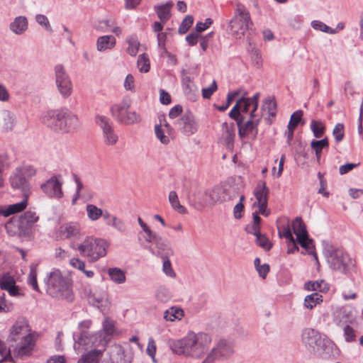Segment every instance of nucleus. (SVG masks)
Segmentation results:
<instances>
[{
	"label": "nucleus",
	"mask_w": 363,
	"mask_h": 363,
	"mask_svg": "<svg viewBox=\"0 0 363 363\" xmlns=\"http://www.w3.org/2000/svg\"><path fill=\"white\" fill-rule=\"evenodd\" d=\"M10 183L13 189H20L24 196L28 197L30 193L29 184L18 169L11 175Z\"/></svg>",
	"instance_id": "nucleus-20"
},
{
	"label": "nucleus",
	"mask_w": 363,
	"mask_h": 363,
	"mask_svg": "<svg viewBox=\"0 0 363 363\" xmlns=\"http://www.w3.org/2000/svg\"><path fill=\"white\" fill-rule=\"evenodd\" d=\"M329 146V142L328 138H325L320 140H312L311 143V147L313 149V150L315 152V157L317 159V161L319 162L320 157H321V152L323 149L325 147H328Z\"/></svg>",
	"instance_id": "nucleus-33"
},
{
	"label": "nucleus",
	"mask_w": 363,
	"mask_h": 363,
	"mask_svg": "<svg viewBox=\"0 0 363 363\" xmlns=\"http://www.w3.org/2000/svg\"><path fill=\"white\" fill-rule=\"evenodd\" d=\"M81 227L78 223H67L61 225L56 232V237L61 240L77 239L81 236Z\"/></svg>",
	"instance_id": "nucleus-16"
},
{
	"label": "nucleus",
	"mask_w": 363,
	"mask_h": 363,
	"mask_svg": "<svg viewBox=\"0 0 363 363\" xmlns=\"http://www.w3.org/2000/svg\"><path fill=\"white\" fill-rule=\"evenodd\" d=\"M243 118H242L240 121H238V125L239 129V136L241 138H245L246 135L252 133L255 130V134L257 133V126L258 125L260 118L257 119H254L250 118V120L246 121L244 124H242Z\"/></svg>",
	"instance_id": "nucleus-21"
},
{
	"label": "nucleus",
	"mask_w": 363,
	"mask_h": 363,
	"mask_svg": "<svg viewBox=\"0 0 363 363\" xmlns=\"http://www.w3.org/2000/svg\"><path fill=\"white\" fill-rule=\"evenodd\" d=\"M28 284L30 285L35 291H40L37 282V270L35 267H31L28 277Z\"/></svg>",
	"instance_id": "nucleus-55"
},
{
	"label": "nucleus",
	"mask_w": 363,
	"mask_h": 363,
	"mask_svg": "<svg viewBox=\"0 0 363 363\" xmlns=\"http://www.w3.org/2000/svg\"><path fill=\"white\" fill-rule=\"evenodd\" d=\"M111 219V225L119 232H124L126 230L125 223L120 218L116 217H110Z\"/></svg>",
	"instance_id": "nucleus-60"
},
{
	"label": "nucleus",
	"mask_w": 363,
	"mask_h": 363,
	"mask_svg": "<svg viewBox=\"0 0 363 363\" xmlns=\"http://www.w3.org/2000/svg\"><path fill=\"white\" fill-rule=\"evenodd\" d=\"M108 243L106 240L92 236L86 237L76 250L89 262H94L106 256Z\"/></svg>",
	"instance_id": "nucleus-4"
},
{
	"label": "nucleus",
	"mask_w": 363,
	"mask_h": 363,
	"mask_svg": "<svg viewBox=\"0 0 363 363\" xmlns=\"http://www.w3.org/2000/svg\"><path fill=\"white\" fill-rule=\"evenodd\" d=\"M183 313L181 308L172 307L164 312V318L169 321H174L176 319L180 320L184 315Z\"/></svg>",
	"instance_id": "nucleus-41"
},
{
	"label": "nucleus",
	"mask_w": 363,
	"mask_h": 363,
	"mask_svg": "<svg viewBox=\"0 0 363 363\" xmlns=\"http://www.w3.org/2000/svg\"><path fill=\"white\" fill-rule=\"evenodd\" d=\"M302 342L311 353L318 354L321 350L323 340L318 332L306 328L302 333Z\"/></svg>",
	"instance_id": "nucleus-14"
},
{
	"label": "nucleus",
	"mask_w": 363,
	"mask_h": 363,
	"mask_svg": "<svg viewBox=\"0 0 363 363\" xmlns=\"http://www.w3.org/2000/svg\"><path fill=\"white\" fill-rule=\"evenodd\" d=\"M168 200L172 208L177 211L178 213H185L186 212V208L180 204L178 195L176 191H171L169 193Z\"/></svg>",
	"instance_id": "nucleus-38"
},
{
	"label": "nucleus",
	"mask_w": 363,
	"mask_h": 363,
	"mask_svg": "<svg viewBox=\"0 0 363 363\" xmlns=\"http://www.w3.org/2000/svg\"><path fill=\"white\" fill-rule=\"evenodd\" d=\"M260 222L261 218L258 216L257 213H253V224L252 226H247L246 230L248 233L256 234L260 231Z\"/></svg>",
	"instance_id": "nucleus-54"
},
{
	"label": "nucleus",
	"mask_w": 363,
	"mask_h": 363,
	"mask_svg": "<svg viewBox=\"0 0 363 363\" xmlns=\"http://www.w3.org/2000/svg\"><path fill=\"white\" fill-rule=\"evenodd\" d=\"M41 120L47 127L61 133H73L80 125L78 116L65 108L47 111Z\"/></svg>",
	"instance_id": "nucleus-2"
},
{
	"label": "nucleus",
	"mask_w": 363,
	"mask_h": 363,
	"mask_svg": "<svg viewBox=\"0 0 363 363\" xmlns=\"http://www.w3.org/2000/svg\"><path fill=\"white\" fill-rule=\"evenodd\" d=\"M130 101L123 99L118 104H113L110 109L112 116L122 124L130 125L141 121V116L136 111H130Z\"/></svg>",
	"instance_id": "nucleus-6"
},
{
	"label": "nucleus",
	"mask_w": 363,
	"mask_h": 363,
	"mask_svg": "<svg viewBox=\"0 0 363 363\" xmlns=\"http://www.w3.org/2000/svg\"><path fill=\"white\" fill-rule=\"evenodd\" d=\"M276 108V102L273 99L271 98L266 99L262 106V111L263 112V115L264 114L265 112H267L269 116L274 117L275 116Z\"/></svg>",
	"instance_id": "nucleus-42"
},
{
	"label": "nucleus",
	"mask_w": 363,
	"mask_h": 363,
	"mask_svg": "<svg viewBox=\"0 0 363 363\" xmlns=\"http://www.w3.org/2000/svg\"><path fill=\"white\" fill-rule=\"evenodd\" d=\"M33 343L32 341V337H30V340H28L27 342H25L24 344L21 345V346H16L13 347V352L16 356L23 357L30 354L33 350Z\"/></svg>",
	"instance_id": "nucleus-34"
},
{
	"label": "nucleus",
	"mask_w": 363,
	"mask_h": 363,
	"mask_svg": "<svg viewBox=\"0 0 363 363\" xmlns=\"http://www.w3.org/2000/svg\"><path fill=\"white\" fill-rule=\"evenodd\" d=\"M325 256L330 267L336 271L346 272L354 265V261L342 249H328Z\"/></svg>",
	"instance_id": "nucleus-9"
},
{
	"label": "nucleus",
	"mask_w": 363,
	"mask_h": 363,
	"mask_svg": "<svg viewBox=\"0 0 363 363\" xmlns=\"http://www.w3.org/2000/svg\"><path fill=\"white\" fill-rule=\"evenodd\" d=\"M63 181L61 175H52L40 184V189L49 198L60 199L63 197Z\"/></svg>",
	"instance_id": "nucleus-12"
},
{
	"label": "nucleus",
	"mask_w": 363,
	"mask_h": 363,
	"mask_svg": "<svg viewBox=\"0 0 363 363\" xmlns=\"http://www.w3.org/2000/svg\"><path fill=\"white\" fill-rule=\"evenodd\" d=\"M107 358H105L101 363H130L126 357L123 347L120 345H113L108 349Z\"/></svg>",
	"instance_id": "nucleus-17"
},
{
	"label": "nucleus",
	"mask_w": 363,
	"mask_h": 363,
	"mask_svg": "<svg viewBox=\"0 0 363 363\" xmlns=\"http://www.w3.org/2000/svg\"><path fill=\"white\" fill-rule=\"evenodd\" d=\"M296 240L302 247L308 250L309 254H315L313 240L308 238V235H306V237H301Z\"/></svg>",
	"instance_id": "nucleus-51"
},
{
	"label": "nucleus",
	"mask_w": 363,
	"mask_h": 363,
	"mask_svg": "<svg viewBox=\"0 0 363 363\" xmlns=\"http://www.w3.org/2000/svg\"><path fill=\"white\" fill-rule=\"evenodd\" d=\"M55 257L60 261L65 260L69 258V253L68 251L59 247L55 250Z\"/></svg>",
	"instance_id": "nucleus-63"
},
{
	"label": "nucleus",
	"mask_w": 363,
	"mask_h": 363,
	"mask_svg": "<svg viewBox=\"0 0 363 363\" xmlns=\"http://www.w3.org/2000/svg\"><path fill=\"white\" fill-rule=\"evenodd\" d=\"M253 235L256 237L255 242L257 245L267 251L271 249L272 244L270 243L269 239L264 235H262L260 231H259V233Z\"/></svg>",
	"instance_id": "nucleus-50"
},
{
	"label": "nucleus",
	"mask_w": 363,
	"mask_h": 363,
	"mask_svg": "<svg viewBox=\"0 0 363 363\" xmlns=\"http://www.w3.org/2000/svg\"><path fill=\"white\" fill-rule=\"evenodd\" d=\"M279 237L285 238L287 242H289V245H292L295 249H298L289 225L284 226L281 230L279 229Z\"/></svg>",
	"instance_id": "nucleus-49"
},
{
	"label": "nucleus",
	"mask_w": 363,
	"mask_h": 363,
	"mask_svg": "<svg viewBox=\"0 0 363 363\" xmlns=\"http://www.w3.org/2000/svg\"><path fill=\"white\" fill-rule=\"evenodd\" d=\"M194 23V17L191 15L186 16L181 23L178 32L180 34L186 33Z\"/></svg>",
	"instance_id": "nucleus-53"
},
{
	"label": "nucleus",
	"mask_w": 363,
	"mask_h": 363,
	"mask_svg": "<svg viewBox=\"0 0 363 363\" xmlns=\"http://www.w3.org/2000/svg\"><path fill=\"white\" fill-rule=\"evenodd\" d=\"M47 293L51 296L70 301L72 299L71 281L65 277L59 269L49 273L45 279Z\"/></svg>",
	"instance_id": "nucleus-3"
},
{
	"label": "nucleus",
	"mask_w": 363,
	"mask_h": 363,
	"mask_svg": "<svg viewBox=\"0 0 363 363\" xmlns=\"http://www.w3.org/2000/svg\"><path fill=\"white\" fill-rule=\"evenodd\" d=\"M103 330L107 335H113L115 331L113 321L108 318H106L103 323Z\"/></svg>",
	"instance_id": "nucleus-61"
},
{
	"label": "nucleus",
	"mask_w": 363,
	"mask_h": 363,
	"mask_svg": "<svg viewBox=\"0 0 363 363\" xmlns=\"http://www.w3.org/2000/svg\"><path fill=\"white\" fill-rule=\"evenodd\" d=\"M27 19L25 17L18 16L11 23L10 28L13 33L21 34L27 29Z\"/></svg>",
	"instance_id": "nucleus-35"
},
{
	"label": "nucleus",
	"mask_w": 363,
	"mask_h": 363,
	"mask_svg": "<svg viewBox=\"0 0 363 363\" xmlns=\"http://www.w3.org/2000/svg\"><path fill=\"white\" fill-rule=\"evenodd\" d=\"M99 345H104V340L99 333L90 334L88 332L82 331L79 339L75 342L74 348L77 352L83 350H94Z\"/></svg>",
	"instance_id": "nucleus-11"
},
{
	"label": "nucleus",
	"mask_w": 363,
	"mask_h": 363,
	"mask_svg": "<svg viewBox=\"0 0 363 363\" xmlns=\"http://www.w3.org/2000/svg\"><path fill=\"white\" fill-rule=\"evenodd\" d=\"M27 206V197L21 202L10 205L4 208H0V215L8 217L12 214L21 212Z\"/></svg>",
	"instance_id": "nucleus-26"
},
{
	"label": "nucleus",
	"mask_w": 363,
	"mask_h": 363,
	"mask_svg": "<svg viewBox=\"0 0 363 363\" xmlns=\"http://www.w3.org/2000/svg\"><path fill=\"white\" fill-rule=\"evenodd\" d=\"M302 116H303L302 111H295L291 116L287 128L295 130V128L298 125V123L300 122V121L302 118Z\"/></svg>",
	"instance_id": "nucleus-56"
},
{
	"label": "nucleus",
	"mask_w": 363,
	"mask_h": 363,
	"mask_svg": "<svg viewBox=\"0 0 363 363\" xmlns=\"http://www.w3.org/2000/svg\"><path fill=\"white\" fill-rule=\"evenodd\" d=\"M259 98V94L256 93L252 97L250 98H241L239 99L235 104L238 105V109L240 113H247L250 111V108L252 106V108L250 111V118H255L256 115L255 112L258 107V100Z\"/></svg>",
	"instance_id": "nucleus-19"
},
{
	"label": "nucleus",
	"mask_w": 363,
	"mask_h": 363,
	"mask_svg": "<svg viewBox=\"0 0 363 363\" xmlns=\"http://www.w3.org/2000/svg\"><path fill=\"white\" fill-rule=\"evenodd\" d=\"M182 84L186 94L191 95L192 97L196 96L197 89L189 76L182 75Z\"/></svg>",
	"instance_id": "nucleus-37"
},
{
	"label": "nucleus",
	"mask_w": 363,
	"mask_h": 363,
	"mask_svg": "<svg viewBox=\"0 0 363 363\" xmlns=\"http://www.w3.org/2000/svg\"><path fill=\"white\" fill-rule=\"evenodd\" d=\"M250 25H252V22L248 10L244 5L238 3L235 15L229 23L230 33L240 39L245 35Z\"/></svg>",
	"instance_id": "nucleus-5"
},
{
	"label": "nucleus",
	"mask_w": 363,
	"mask_h": 363,
	"mask_svg": "<svg viewBox=\"0 0 363 363\" xmlns=\"http://www.w3.org/2000/svg\"><path fill=\"white\" fill-rule=\"evenodd\" d=\"M102 357V350L94 349L84 354L77 363H99Z\"/></svg>",
	"instance_id": "nucleus-29"
},
{
	"label": "nucleus",
	"mask_w": 363,
	"mask_h": 363,
	"mask_svg": "<svg viewBox=\"0 0 363 363\" xmlns=\"http://www.w3.org/2000/svg\"><path fill=\"white\" fill-rule=\"evenodd\" d=\"M95 122L101 131L103 143L106 146H115L119 139L113 121L107 116L97 115L95 117Z\"/></svg>",
	"instance_id": "nucleus-10"
},
{
	"label": "nucleus",
	"mask_w": 363,
	"mask_h": 363,
	"mask_svg": "<svg viewBox=\"0 0 363 363\" xmlns=\"http://www.w3.org/2000/svg\"><path fill=\"white\" fill-rule=\"evenodd\" d=\"M21 174L25 177H32L36 174V169L31 165H26L22 169H18Z\"/></svg>",
	"instance_id": "nucleus-64"
},
{
	"label": "nucleus",
	"mask_w": 363,
	"mask_h": 363,
	"mask_svg": "<svg viewBox=\"0 0 363 363\" xmlns=\"http://www.w3.org/2000/svg\"><path fill=\"white\" fill-rule=\"evenodd\" d=\"M269 192V189L266 186V183L264 182H259L254 190V195L257 200L255 205L262 203H267Z\"/></svg>",
	"instance_id": "nucleus-25"
},
{
	"label": "nucleus",
	"mask_w": 363,
	"mask_h": 363,
	"mask_svg": "<svg viewBox=\"0 0 363 363\" xmlns=\"http://www.w3.org/2000/svg\"><path fill=\"white\" fill-rule=\"evenodd\" d=\"M55 83L60 95L67 99L72 93V83L64 67L57 65L55 67Z\"/></svg>",
	"instance_id": "nucleus-13"
},
{
	"label": "nucleus",
	"mask_w": 363,
	"mask_h": 363,
	"mask_svg": "<svg viewBox=\"0 0 363 363\" xmlns=\"http://www.w3.org/2000/svg\"><path fill=\"white\" fill-rule=\"evenodd\" d=\"M179 130L186 135L195 133L198 130V124L191 114H185L176 122Z\"/></svg>",
	"instance_id": "nucleus-18"
},
{
	"label": "nucleus",
	"mask_w": 363,
	"mask_h": 363,
	"mask_svg": "<svg viewBox=\"0 0 363 363\" xmlns=\"http://www.w3.org/2000/svg\"><path fill=\"white\" fill-rule=\"evenodd\" d=\"M212 343V336L204 332L189 331L181 339H170L167 344L175 354L200 359L206 357Z\"/></svg>",
	"instance_id": "nucleus-1"
},
{
	"label": "nucleus",
	"mask_w": 363,
	"mask_h": 363,
	"mask_svg": "<svg viewBox=\"0 0 363 363\" xmlns=\"http://www.w3.org/2000/svg\"><path fill=\"white\" fill-rule=\"evenodd\" d=\"M222 138L228 146L233 144L235 138V125L234 123H223L222 124Z\"/></svg>",
	"instance_id": "nucleus-27"
},
{
	"label": "nucleus",
	"mask_w": 363,
	"mask_h": 363,
	"mask_svg": "<svg viewBox=\"0 0 363 363\" xmlns=\"http://www.w3.org/2000/svg\"><path fill=\"white\" fill-rule=\"evenodd\" d=\"M155 132L157 138L164 145H167L170 142V139L168 135H165L164 130L162 128L161 124L156 125L155 127Z\"/></svg>",
	"instance_id": "nucleus-52"
},
{
	"label": "nucleus",
	"mask_w": 363,
	"mask_h": 363,
	"mask_svg": "<svg viewBox=\"0 0 363 363\" xmlns=\"http://www.w3.org/2000/svg\"><path fill=\"white\" fill-rule=\"evenodd\" d=\"M187 197L198 209L213 205L218 200L214 189H201L196 186H190L188 189Z\"/></svg>",
	"instance_id": "nucleus-8"
},
{
	"label": "nucleus",
	"mask_w": 363,
	"mask_h": 363,
	"mask_svg": "<svg viewBox=\"0 0 363 363\" xmlns=\"http://www.w3.org/2000/svg\"><path fill=\"white\" fill-rule=\"evenodd\" d=\"M108 274L111 279L116 284H123L125 281V274L119 268H109L108 269Z\"/></svg>",
	"instance_id": "nucleus-40"
},
{
	"label": "nucleus",
	"mask_w": 363,
	"mask_h": 363,
	"mask_svg": "<svg viewBox=\"0 0 363 363\" xmlns=\"http://www.w3.org/2000/svg\"><path fill=\"white\" fill-rule=\"evenodd\" d=\"M28 324L24 318L18 319L10 330V334L8 337L9 342H16L23 339L24 342L30 340V336L28 335Z\"/></svg>",
	"instance_id": "nucleus-15"
},
{
	"label": "nucleus",
	"mask_w": 363,
	"mask_h": 363,
	"mask_svg": "<svg viewBox=\"0 0 363 363\" xmlns=\"http://www.w3.org/2000/svg\"><path fill=\"white\" fill-rule=\"evenodd\" d=\"M16 123L15 117L11 113L6 111L3 114L2 128L8 131L13 129Z\"/></svg>",
	"instance_id": "nucleus-46"
},
{
	"label": "nucleus",
	"mask_w": 363,
	"mask_h": 363,
	"mask_svg": "<svg viewBox=\"0 0 363 363\" xmlns=\"http://www.w3.org/2000/svg\"><path fill=\"white\" fill-rule=\"evenodd\" d=\"M217 89L218 86L216 82L213 80L210 86L207 88H203L202 89L203 97L204 99H209L212 96V94L217 90Z\"/></svg>",
	"instance_id": "nucleus-62"
},
{
	"label": "nucleus",
	"mask_w": 363,
	"mask_h": 363,
	"mask_svg": "<svg viewBox=\"0 0 363 363\" xmlns=\"http://www.w3.org/2000/svg\"><path fill=\"white\" fill-rule=\"evenodd\" d=\"M333 135L335 137L336 143H340L343 140L345 135L343 123H340L335 125L333 130Z\"/></svg>",
	"instance_id": "nucleus-57"
},
{
	"label": "nucleus",
	"mask_w": 363,
	"mask_h": 363,
	"mask_svg": "<svg viewBox=\"0 0 363 363\" xmlns=\"http://www.w3.org/2000/svg\"><path fill=\"white\" fill-rule=\"evenodd\" d=\"M38 216L35 212L27 211L18 219V226L22 230H27L33 226V225L38 220Z\"/></svg>",
	"instance_id": "nucleus-22"
},
{
	"label": "nucleus",
	"mask_w": 363,
	"mask_h": 363,
	"mask_svg": "<svg viewBox=\"0 0 363 363\" xmlns=\"http://www.w3.org/2000/svg\"><path fill=\"white\" fill-rule=\"evenodd\" d=\"M172 6V2L169 1L164 4L155 6V10L162 22H166L170 18V9Z\"/></svg>",
	"instance_id": "nucleus-31"
},
{
	"label": "nucleus",
	"mask_w": 363,
	"mask_h": 363,
	"mask_svg": "<svg viewBox=\"0 0 363 363\" xmlns=\"http://www.w3.org/2000/svg\"><path fill=\"white\" fill-rule=\"evenodd\" d=\"M311 27L316 30H320L321 32L329 33V34H335L336 30H333V28L329 27L324 23L320 21L314 20L311 22Z\"/></svg>",
	"instance_id": "nucleus-47"
},
{
	"label": "nucleus",
	"mask_w": 363,
	"mask_h": 363,
	"mask_svg": "<svg viewBox=\"0 0 363 363\" xmlns=\"http://www.w3.org/2000/svg\"><path fill=\"white\" fill-rule=\"evenodd\" d=\"M137 67L140 72L146 73L149 72L150 69V60L145 53L138 56L137 60Z\"/></svg>",
	"instance_id": "nucleus-44"
},
{
	"label": "nucleus",
	"mask_w": 363,
	"mask_h": 363,
	"mask_svg": "<svg viewBox=\"0 0 363 363\" xmlns=\"http://www.w3.org/2000/svg\"><path fill=\"white\" fill-rule=\"evenodd\" d=\"M306 291H318L320 292L327 291L329 289L328 284L323 279L315 281H308L304 284Z\"/></svg>",
	"instance_id": "nucleus-32"
},
{
	"label": "nucleus",
	"mask_w": 363,
	"mask_h": 363,
	"mask_svg": "<svg viewBox=\"0 0 363 363\" xmlns=\"http://www.w3.org/2000/svg\"><path fill=\"white\" fill-rule=\"evenodd\" d=\"M156 297L158 301L165 303L171 298L172 296L168 289L160 288L157 291Z\"/></svg>",
	"instance_id": "nucleus-58"
},
{
	"label": "nucleus",
	"mask_w": 363,
	"mask_h": 363,
	"mask_svg": "<svg viewBox=\"0 0 363 363\" xmlns=\"http://www.w3.org/2000/svg\"><path fill=\"white\" fill-rule=\"evenodd\" d=\"M311 128L314 136L316 138H320L323 135L325 127L322 122L313 120L311 123Z\"/></svg>",
	"instance_id": "nucleus-48"
},
{
	"label": "nucleus",
	"mask_w": 363,
	"mask_h": 363,
	"mask_svg": "<svg viewBox=\"0 0 363 363\" xmlns=\"http://www.w3.org/2000/svg\"><path fill=\"white\" fill-rule=\"evenodd\" d=\"M323 301V296L318 293H313L304 298V306L308 309H313L316 305Z\"/></svg>",
	"instance_id": "nucleus-39"
},
{
	"label": "nucleus",
	"mask_w": 363,
	"mask_h": 363,
	"mask_svg": "<svg viewBox=\"0 0 363 363\" xmlns=\"http://www.w3.org/2000/svg\"><path fill=\"white\" fill-rule=\"evenodd\" d=\"M127 43L128 47L126 50L127 52L131 56H135L138 52L140 43L135 35H131L128 38Z\"/></svg>",
	"instance_id": "nucleus-43"
},
{
	"label": "nucleus",
	"mask_w": 363,
	"mask_h": 363,
	"mask_svg": "<svg viewBox=\"0 0 363 363\" xmlns=\"http://www.w3.org/2000/svg\"><path fill=\"white\" fill-rule=\"evenodd\" d=\"M234 353L235 348L233 342L221 338L209 349L203 363H215L216 361L226 360L231 358Z\"/></svg>",
	"instance_id": "nucleus-7"
},
{
	"label": "nucleus",
	"mask_w": 363,
	"mask_h": 363,
	"mask_svg": "<svg viewBox=\"0 0 363 363\" xmlns=\"http://www.w3.org/2000/svg\"><path fill=\"white\" fill-rule=\"evenodd\" d=\"M0 288L6 290L11 296H17L19 294L18 286L16 285V281L11 276H4L0 279Z\"/></svg>",
	"instance_id": "nucleus-24"
},
{
	"label": "nucleus",
	"mask_w": 363,
	"mask_h": 363,
	"mask_svg": "<svg viewBox=\"0 0 363 363\" xmlns=\"http://www.w3.org/2000/svg\"><path fill=\"white\" fill-rule=\"evenodd\" d=\"M86 211L88 218L91 221H96L104 215V211L94 204H87Z\"/></svg>",
	"instance_id": "nucleus-36"
},
{
	"label": "nucleus",
	"mask_w": 363,
	"mask_h": 363,
	"mask_svg": "<svg viewBox=\"0 0 363 363\" xmlns=\"http://www.w3.org/2000/svg\"><path fill=\"white\" fill-rule=\"evenodd\" d=\"M294 233L296 235V240L308 235L306 225L301 217H296L291 223Z\"/></svg>",
	"instance_id": "nucleus-30"
},
{
	"label": "nucleus",
	"mask_w": 363,
	"mask_h": 363,
	"mask_svg": "<svg viewBox=\"0 0 363 363\" xmlns=\"http://www.w3.org/2000/svg\"><path fill=\"white\" fill-rule=\"evenodd\" d=\"M143 230L146 235L145 237V240L148 243L155 244L157 238H159V237L160 236L158 234L152 232L151 229L149 228V226L146 227Z\"/></svg>",
	"instance_id": "nucleus-59"
},
{
	"label": "nucleus",
	"mask_w": 363,
	"mask_h": 363,
	"mask_svg": "<svg viewBox=\"0 0 363 363\" xmlns=\"http://www.w3.org/2000/svg\"><path fill=\"white\" fill-rule=\"evenodd\" d=\"M116 45V38L111 35L101 36L97 39L96 48L99 51H104L113 48Z\"/></svg>",
	"instance_id": "nucleus-28"
},
{
	"label": "nucleus",
	"mask_w": 363,
	"mask_h": 363,
	"mask_svg": "<svg viewBox=\"0 0 363 363\" xmlns=\"http://www.w3.org/2000/svg\"><path fill=\"white\" fill-rule=\"evenodd\" d=\"M155 245L157 248V251L154 252L152 250V253L157 254L162 259L168 258L173 255V251L170 247L168 241L162 236H160L159 238H157Z\"/></svg>",
	"instance_id": "nucleus-23"
},
{
	"label": "nucleus",
	"mask_w": 363,
	"mask_h": 363,
	"mask_svg": "<svg viewBox=\"0 0 363 363\" xmlns=\"http://www.w3.org/2000/svg\"><path fill=\"white\" fill-rule=\"evenodd\" d=\"M116 25L115 21L111 18H107L106 19L99 21L95 26L96 30L101 32L110 31L111 28Z\"/></svg>",
	"instance_id": "nucleus-45"
}]
</instances>
